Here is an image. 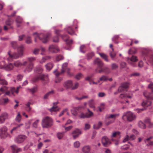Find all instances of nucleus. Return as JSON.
<instances>
[{
    "label": "nucleus",
    "mask_w": 153,
    "mask_h": 153,
    "mask_svg": "<svg viewBox=\"0 0 153 153\" xmlns=\"http://www.w3.org/2000/svg\"><path fill=\"white\" fill-rule=\"evenodd\" d=\"M33 35L35 38L34 41L35 42H36V38L38 37L40 40L43 43H45L48 41L51 35L48 32L45 31H42L40 33L37 32L34 33Z\"/></svg>",
    "instance_id": "1"
},
{
    "label": "nucleus",
    "mask_w": 153,
    "mask_h": 153,
    "mask_svg": "<svg viewBox=\"0 0 153 153\" xmlns=\"http://www.w3.org/2000/svg\"><path fill=\"white\" fill-rule=\"evenodd\" d=\"M53 121L52 119L49 117H44L42 120V125L43 128H48L51 127L53 125Z\"/></svg>",
    "instance_id": "2"
},
{
    "label": "nucleus",
    "mask_w": 153,
    "mask_h": 153,
    "mask_svg": "<svg viewBox=\"0 0 153 153\" xmlns=\"http://www.w3.org/2000/svg\"><path fill=\"white\" fill-rule=\"evenodd\" d=\"M48 76V75L39 74L33 78V81L34 82H36L40 79L42 80L43 83L45 84L49 82Z\"/></svg>",
    "instance_id": "3"
},
{
    "label": "nucleus",
    "mask_w": 153,
    "mask_h": 153,
    "mask_svg": "<svg viewBox=\"0 0 153 153\" xmlns=\"http://www.w3.org/2000/svg\"><path fill=\"white\" fill-rule=\"evenodd\" d=\"M8 128L7 127L4 126L0 128V137L2 138H5L7 136L10 137H11L10 135H9L7 132Z\"/></svg>",
    "instance_id": "4"
},
{
    "label": "nucleus",
    "mask_w": 153,
    "mask_h": 153,
    "mask_svg": "<svg viewBox=\"0 0 153 153\" xmlns=\"http://www.w3.org/2000/svg\"><path fill=\"white\" fill-rule=\"evenodd\" d=\"M126 117L127 120L129 122H131L134 120L136 117L135 115L132 112L129 111L125 113L123 116V117Z\"/></svg>",
    "instance_id": "5"
},
{
    "label": "nucleus",
    "mask_w": 153,
    "mask_h": 153,
    "mask_svg": "<svg viewBox=\"0 0 153 153\" xmlns=\"http://www.w3.org/2000/svg\"><path fill=\"white\" fill-rule=\"evenodd\" d=\"M8 54L9 56V58H4V59H7L8 61H12L13 59H17L19 57H21L22 56H20L18 52H15L12 54H11L10 51L8 52Z\"/></svg>",
    "instance_id": "6"
},
{
    "label": "nucleus",
    "mask_w": 153,
    "mask_h": 153,
    "mask_svg": "<svg viewBox=\"0 0 153 153\" xmlns=\"http://www.w3.org/2000/svg\"><path fill=\"white\" fill-rule=\"evenodd\" d=\"M13 116L6 112L2 113L0 116V124L4 123L6 120L9 119Z\"/></svg>",
    "instance_id": "7"
},
{
    "label": "nucleus",
    "mask_w": 153,
    "mask_h": 153,
    "mask_svg": "<svg viewBox=\"0 0 153 153\" xmlns=\"http://www.w3.org/2000/svg\"><path fill=\"white\" fill-rule=\"evenodd\" d=\"M127 61L129 64L134 67L137 66V64L134 63L138 60L137 57L134 55H132L131 57H128L127 58Z\"/></svg>",
    "instance_id": "8"
},
{
    "label": "nucleus",
    "mask_w": 153,
    "mask_h": 153,
    "mask_svg": "<svg viewBox=\"0 0 153 153\" xmlns=\"http://www.w3.org/2000/svg\"><path fill=\"white\" fill-rule=\"evenodd\" d=\"M144 142L148 147L153 146V137L150 136L144 139Z\"/></svg>",
    "instance_id": "9"
},
{
    "label": "nucleus",
    "mask_w": 153,
    "mask_h": 153,
    "mask_svg": "<svg viewBox=\"0 0 153 153\" xmlns=\"http://www.w3.org/2000/svg\"><path fill=\"white\" fill-rule=\"evenodd\" d=\"M82 133L81 130L78 128H76L72 132L71 134L74 139L77 138Z\"/></svg>",
    "instance_id": "10"
},
{
    "label": "nucleus",
    "mask_w": 153,
    "mask_h": 153,
    "mask_svg": "<svg viewBox=\"0 0 153 153\" xmlns=\"http://www.w3.org/2000/svg\"><path fill=\"white\" fill-rule=\"evenodd\" d=\"M128 84L127 82L122 83L121 86L118 88V91L119 92H121L126 91V89L128 87Z\"/></svg>",
    "instance_id": "11"
},
{
    "label": "nucleus",
    "mask_w": 153,
    "mask_h": 153,
    "mask_svg": "<svg viewBox=\"0 0 153 153\" xmlns=\"http://www.w3.org/2000/svg\"><path fill=\"white\" fill-rule=\"evenodd\" d=\"M49 51L52 53H57L59 52L60 50L56 45H51L49 47Z\"/></svg>",
    "instance_id": "12"
},
{
    "label": "nucleus",
    "mask_w": 153,
    "mask_h": 153,
    "mask_svg": "<svg viewBox=\"0 0 153 153\" xmlns=\"http://www.w3.org/2000/svg\"><path fill=\"white\" fill-rule=\"evenodd\" d=\"M58 103V102H55L53 103L54 105L51 108L48 109V110L50 111L52 114H53V112H56L59 111L60 108L57 106L56 105Z\"/></svg>",
    "instance_id": "13"
},
{
    "label": "nucleus",
    "mask_w": 153,
    "mask_h": 153,
    "mask_svg": "<svg viewBox=\"0 0 153 153\" xmlns=\"http://www.w3.org/2000/svg\"><path fill=\"white\" fill-rule=\"evenodd\" d=\"M102 142L103 146L105 147L108 146L111 144V142L109 139L106 136H104L102 137Z\"/></svg>",
    "instance_id": "14"
},
{
    "label": "nucleus",
    "mask_w": 153,
    "mask_h": 153,
    "mask_svg": "<svg viewBox=\"0 0 153 153\" xmlns=\"http://www.w3.org/2000/svg\"><path fill=\"white\" fill-rule=\"evenodd\" d=\"M26 137L25 135H21L18 136L15 139V141L18 143L23 142L26 139Z\"/></svg>",
    "instance_id": "15"
},
{
    "label": "nucleus",
    "mask_w": 153,
    "mask_h": 153,
    "mask_svg": "<svg viewBox=\"0 0 153 153\" xmlns=\"http://www.w3.org/2000/svg\"><path fill=\"white\" fill-rule=\"evenodd\" d=\"M98 67H97L95 70V72L97 73H101L102 72H104L106 74H108L110 72V69L108 68H101L100 70H98Z\"/></svg>",
    "instance_id": "16"
},
{
    "label": "nucleus",
    "mask_w": 153,
    "mask_h": 153,
    "mask_svg": "<svg viewBox=\"0 0 153 153\" xmlns=\"http://www.w3.org/2000/svg\"><path fill=\"white\" fill-rule=\"evenodd\" d=\"M10 147L13 153H19L22 151V148H18L16 145H12Z\"/></svg>",
    "instance_id": "17"
},
{
    "label": "nucleus",
    "mask_w": 153,
    "mask_h": 153,
    "mask_svg": "<svg viewBox=\"0 0 153 153\" xmlns=\"http://www.w3.org/2000/svg\"><path fill=\"white\" fill-rule=\"evenodd\" d=\"M94 63L97 64L98 65L97 67H98V70H100L103 65V63L101 60L99 58H97L94 61Z\"/></svg>",
    "instance_id": "18"
},
{
    "label": "nucleus",
    "mask_w": 153,
    "mask_h": 153,
    "mask_svg": "<svg viewBox=\"0 0 153 153\" xmlns=\"http://www.w3.org/2000/svg\"><path fill=\"white\" fill-rule=\"evenodd\" d=\"M91 150V146L89 145L84 146L82 149V151L83 153H90Z\"/></svg>",
    "instance_id": "19"
},
{
    "label": "nucleus",
    "mask_w": 153,
    "mask_h": 153,
    "mask_svg": "<svg viewBox=\"0 0 153 153\" xmlns=\"http://www.w3.org/2000/svg\"><path fill=\"white\" fill-rule=\"evenodd\" d=\"M73 85L72 81L71 80H69L65 82L63 84V85L65 88H71Z\"/></svg>",
    "instance_id": "20"
},
{
    "label": "nucleus",
    "mask_w": 153,
    "mask_h": 153,
    "mask_svg": "<svg viewBox=\"0 0 153 153\" xmlns=\"http://www.w3.org/2000/svg\"><path fill=\"white\" fill-rule=\"evenodd\" d=\"M33 104L34 102L32 101V100H30L29 101L25 104V109L27 112H30L31 111V108L30 105H33Z\"/></svg>",
    "instance_id": "21"
},
{
    "label": "nucleus",
    "mask_w": 153,
    "mask_h": 153,
    "mask_svg": "<svg viewBox=\"0 0 153 153\" xmlns=\"http://www.w3.org/2000/svg\"><path fill=\"white\" fill-rule=\"evenodd\" d=\"M34 64L33 63H30L26 67L24 71V72L27 73L30 72L33 69Z\"/></svg>",
    "instance_id": "22"
},
{
    "label": "nucleus",
    "mask_w": 153,
    "mask_h": 153,
    "mask_svg": "<svg viewBox=\"0 0 153 153\" xmlns=\"http://www.w3.org/2000/svg\"><path fill=\"white\" fill-rule=\"evenodd\" d=\"M143 95L147 99L153 100V94L150 93L147 91H145L143 92Z\"/></svg>",
    "instance_id": "23"
},
{
    "label": "nucleus",
    "mask_w": 153,
    "mask_h": 153,
    "mask_svg": "<svg viewBox=\"0 0 153 153\" xmlns=\"http://www.w3.org/2000/svg\"><path fill=\"white\" fill-rule=\"evenodd\" d=\"M61 37L62 39L64 40L67 44H70L72 43V40H71L70 41H68L69 37L67 35H62Z\"/></svg>",
    "instance_id": "24"
},
{
    "label": "nucleus",
    "mask_w": 153,
    "mask_h": 153,
    "mask_svg": "<svg viewBox=\"0 0 153 153\" xmlns=\"http://www.w3.org/2000/svg\"><path fill=\"white\" fill-rule=\"evenodd\" d=\"M21 88L20 86H18L16 89L14 87H11L10 88V91L11 92V94L13 96H14L15 95L14 92H15L16 94H18L19 93V89Z\"/></svg>",
    "instance_id": "25"
},
{
    "label": "nucleus",
    "mask_w": 153,
    "mask_h": 153,
    "mask_svg": "<svg viewBox=\"0 0 153 153\" xmlns=\"http://www.w3.org/2000/svg\"><path fill=\"white\" fill-rule=\"evenodd\" d=\"M24 47L23 45H21L17 47L18 52L20 56H23L24 51Z\"/></svg>",
    "instance_id": "26"
},
{
    "label": "nucleus",
    "mask_w": 153,
    "mask_h": 153,
    "mask_svg": "<svg viewBox=\"0 0 153 153\" xmlns=\"http://www.w3.org/2000/svg\"><path fill=\"white\" fill-rule=\"evenodd\" d=\"M80 107H78L73 108L71 110V114L74 116H76L78 114V111H79Z\"/></svg>",
    "instance_id": "27"
},
{
    "label": "nucleus",
    "mask_w": 153,
    "mask_h": 153,
    "mask_svg": "<svg viewBox=\"0 0 153 153\" xmlns=\"http://www.w3.org/2000/svg\"><path fill=\"white\" fill-rule=\"evenodd\" d=\"M13 68V64L11 63H10L7 65H6L5 64L4 68L7 71H10L12 70Z\"/></svg>",
    "instance_id": "28"
},
{
    "label": "nucleus",
    "mask_w": 153,
    "mask_h": 153,
    "mask_svg": "<svg viewBox=\"0 0 153 153\" xmlns=\"http://www.w3.org/2000/svg\"><path fill=\"white\" fill-rule=\"evenodd\" d=\"M66 29L68 33L69 34L71 35H73L74 34L76 35V34L74 33V31L72 29L71 26H67Z\"/></svg>",
    "instance_id": "29"
},
{
    "label": "nucleus",
    "mask_w": 153,
    "mask_h": 153,
    "mask_svg": "<svg viewBox=\"0 0 153 153\" xmlns=\"http://www.w3.org/2000/svg\"><path fill=\"white\" fill-rule=\"evenodd\" d=\"M97 53L106 62H108L109 61V60L108 59V56L107 55L103 53H100L98 52H97Z\"/></svg>",
    "instance_id": "30"
},
{
    "label": "nucleus",
    "mask_w": 153,
    "mask_h": 153,
    "mask_svg": "<svg viewBox=\"0 0 153 153\" xmlns=\"http://www.w3.org/2000/svg\"><path fill=\"white\" fill-rule=\"evenodd\" d=\"M53 72L55 75L56 77H58L59 76L62 75L65 72L62 70L60 72H58L57 69H56Z\"/></svg>",
    "instance_id": "31"
},
{
    "label": "nucleus",
    "mask_w": 153,
    "mask_h": 153,
    "mask_svg": "<svg viewBox=\"0 0 153 153\" xmlns=\"http://www.w3.org/2000/svg\"><path fill=\"white\" fill-rule=\"evenodd\" d=\"M53 64L52 62H49L47 63L45 66L47 70L50 71L53 68Z\"/></svg>",
    "instance_id": "32"
},
{
    "label": "nucleus",
    "mask_w": 153,
    "mask_h": 153,
    "mask_svg": "<svg viewBox=\"0 0 153 153\" xmlns=\"http://www.w3.org/2000/svg\"><path fill=\"white\" fill-rule=\"evenodd\" d=\"M151 104L150 101L148 100L143 101L142 103V106L145 107H147L150 106Z\"/></svg>",
    "instance_id": "33"
},
{
    "label": "nucleus",
    "mask_w": 153,
    "mask_h": 153,
    "mask_svg": "<svg viewBox=\"0 0 153 153\" xmlns=\"http://www.w3.org/2000/svg\"><path fill=\"white\" fill-rule=\"evenodd\" d=\"M119 115V114H111L110 115L107 114L106 115L105 117H106L107 119H110V118H112L114 120L116 117Z\"/></svg>",
    "instance_id": "34"
},
{
    "label": "nucleus",
    "mask_w": 153,
    "mask_h": 153,
    "mask_svg": "<svg viewBox=\"0 0 153 153\" xmlns=\"http://www.w3.org/2000/svg\"><path fill=\"white\" fill-rule=\"evenodd\" d=\"M22 119V116L19 112H18L17 115L16 116L15 120V121L18 123H20Z\"/></svg>",
    "instance_id": "35"
},
{
    "label": "nucleus",
    "mask_w": 153,
    "mask_h": 153,
    "mask_svg": "<svg viewBox=\"0 0 153 153\" xmlns=\"http://www.w3.org/2000/svg\"><path fill=\"white\" fill-rule=\"evenodd\" d=\"M119 97L120 98L122 99H125L126 97L131 98L132 97V95L131 94L130 95H128L127 94H121Z\"/></svg>",
    "instance_id": "36"
},
{
    "label": "nucleus",
    "mask_w": 153,
    "mask_h": 153,
    "mask_svg": "<svg viewBox=\"0 0 153 153\" xmlns=\"http://www.w3.org/2000/svg\"><path fill=\"white\" fill-rule=\"evenodd\" d=\"M138 126L140 128L142 129H145L146 128V125L141 121L138 122Z\"/></svg>",
    "instance_id": "37"
},
{
    "label": "nucleus",
    "mask_w": 153,
    "mask_h": 153,
    "mask_svg": "<svg viewBox=\"0 0 153 153\" xmlns=\"http://www.w3.org/2000/svg\"><path fill=\"white\" fill-rule=\"evenodd\" d=\"M22 19L20 16H18L17 17L16 21V23H17V25L18 27H19V25L18 24L21 23L22 22Z\"/></svg>",
    "instance_id": "38"
},
{
    "label": "nucleus",
    "mask_w": 153,
    "mask_h": 153,
    "mask_svg": "<svg viewBox=\"0 0 153 153\" xmlns=\"http://www.w3.org/2000/svg\"><path fill=\"white\" fill-rule=\"evenodd\" d=\"M88 112L86 113V118H90L93 115V113L89 109H88Z\"/></svg>",
    "instance_id": "39"
},
{
    "label": "nucleus",
    "mask_w": 153,
    "mask_h": 153,
    "mask_svg": "<svg viewBox=\"0 0 153 153\" xmlns=\"http://www.w3.org/2000/svg\"><path fill=\"white\" fill-rule=\"evenodd\" d=\"M147 59L148 61L150 62L152 65L153 64V55H151L149 57H147L146 58H144V59Z\"/></svg>",
    "instance_id": "40"
},
{
    "label": "nucleus",
    "mask_w": 153,
    "mask_h": 153,
    "mask_svg": "<svg viewBox=\"0 0 153 153\" xmlns=\"http://www.w3.org/2000/svg\"><path fill=\"white\" fill-rule=\"evenodd\" d=\"M54 93V91L53 90L51 91H49L46 94H45L44 97V99H47L49 97V96L51 94H53Z\"/></svg>",
    "instance_id": "41"
},
{
    "label": "nucleus",
    "mask_w": 153,
    "mask_h": 153,
    "mask_svg": "<svg viewBox=\"0 0 153 153\" xmlns=\"http://www.w3.org/2000/svg\"><path fill=\"white\" fill-rule=\"evenodd\" d=\"M68 63L67 62H65L63 63L62 65L61 70L65 72V71L67 69V68H68Z\"/></svg>",
    "instance_id": "42"
},
{
    "label": "nucleus",
    "mask_w": 153,
    "mask_h": 153,
    "mask_svg": "<svg viewBox=\"0 0 153 153\" xmlns=\"http://www.w3.org/2000/svg\"><path fill=\"white\" fill-rule=\"evenodd\" d=\"M10 45L14 49L18 47L17 42L16 41H12L10 42Z\"/></svg>",
    "instance_id": "43"
},
{
    "label": "nucleus",
    "mask_w": 153,
    "mask_h": 153,
    "mask_svg": "<svg viewBox=\"0 0 153 153\" xmlns=\"http://www.w3.org/2000/svg\"><path fill=\"white\" fill-rule=\"evenodd\" d=\"M137 52V50L135 48H131L128 51L129 54H132L135 53Z\"/></svg>",
    "instance_id": "44"
},
{
    "label": "nucleus",
    "mask_w": 153,
    "mask_h": 153,
    "mask_svg": "<svg viewBox=\"0 0 153 153\" xmlns=\"http://www.w3.org/2000/svg\"><path fill=\"white\" fill-rule=\"evenodd\" d=\"M27 89L32 94H33L37 91V88L36 87H34L31 88H28Z\"/></svg>",
    "instance_id": "45"
},
{
    "label": "nucleus",
    "mask_w": 153,
    "mask_h": 153,
    "mask_svg": "<svg viewBox=\"0 0 153 153\" xmlns=\"http://www.w3.org/2000/svg\"><path fill=\"white\" fill-rule=\"evenodd\" d=\"M89 106L91 108H93L94 110V103L93 100H90L89 102Z\"/></svg>",
    "instance_id": "46"
},
{
    "label": "nucleus",
    "mask_w": 153,
    "mask_h": 153,
    "mask_svg": "<svg viewBox=\"0 0 153 153\" xmlns=\"http://www.w3.org/2000/svg\"><path fill=\"white\" fill-rule=\"evenodd\" d=\"M80 145V143L79 141H76L74 143V146L75 148H79Z\"/></svg>",
    "instance_id": "47"
},
{
    "label": "nucleus",
    "mask_w": 153,
    "mask_h": 153,
    "mask_svg": "<svg viewBox=\"0 0 153 153\" xmlns=\"http://www.w3.org/2000/svg\"><path fill=\"white\" fill-rule=\"evenodd\" d=\"M113 122H114L113 121L110 120L109 119H107L106 117H105V124L106 126L112 123Z\"/></svg>",
    "instance_id": "48"
},
{
    "label": "nucleus",
    "mask_w": 153,
    "mask_h": 153,
    "mask_svg": "<svg viewBox=\"0 0 153 153\" xmlns=\"http://www.w3.org/2000/svg\"><path fill=\"white\" fill-rule=\"evenodd\" d=\"M64 132H58L57 133V136L59 139H62L64 136Z\"/></svg>",
    "instance_id": "49"
},
{
    "label": "nucleus",
    "mask_w": 153,
    "mask_h": 153,
    "mask_svg": "<svg viewBox=\"0 0 153 153\" xmlns=\"http://www.w3.org/2000/svg\"><path fill=\"white\" fill-rule=\"evenodd\" d=\"M25 42L27 44H29L32 43V40L31 37L30 36H27L26 38Z\"/></svg>",
    "instance_id": "50"
},
{
    "label": "nucleus",
    "mask_w": 153,
    "mask_h": 153,
    "mask_svg": "<svg viewBox=\"0 0 153 153\" xmlns=\"http://www.w3.org/2000/svg\"><path fill=\"white\" fill-rule=\"evenodd\" d=\"M0 84L2 85H7V82L5 79L0 77Z\"/></svg>",
    "instance_id": "51"
},
{
    "label": "nucleus",
    "mask_w": 153,
    "mask_h": 153,
    "mask_svg": "<svg viewBox=\"0 0 153 153\" xmlns=\"http://www.w3.org/2000/svg\"><path fill=\"white\" fill-rule=\"evenodd\" d=\"M83 77V75L81 73H79L76 74L75 76V78L77 80H79Z\"/></svg>",
    "instance_id": "52"
},
{
    "label": "nucleus",
    "mask_w": 153,
    "mask_h": 153,
    "mask_svg": "<svg viewBox=\"0 0 153 153\" xmlns=\"http://www.w3.org/2000/svg\"><path fill=\"white\" fill-rule=\"evenodd\" d=\"M63 58V56L61 55H57L56 56V60L57 62H58L62 59Z\"/></svg>",
    "instance_id": "53"
},
{
    "label": "nucleus",
    "mask_w": 153,
    "mask_h": 153,
    "mask_svg": "<svg viewBox=\"0 0 153 153\" xmlns=\"http://www.w3.org/2000/svg\"><path fill=\"white\" fill-rule=\"evenodd\" d=\"M112 51L110 52V55L112 58H114L116 55V53L114 52V48H112Z\"/></svg>",
    "instance_id": "54"
},
{
    "label": "nucleus",
    "mask_w": 153,
    "mask_h": 153,
    "mask_svg": "<svg viewBox=\"0 0 153 153\" xmlns=\"http://www.w3.org/2000/svg\"><path fill=\"white\" fill-rule=\"evenodd\" d=\"M14 65L17 67H19L22 65V64L19 60L15 62L14 63Z\"/></svg>",
    "instance_id": "55"
},
{
    "label": "nucleus",
    "mask_w": 153,
    "mask_h": 153,
    "mask_svg": "<svg viewBox=\"0 0 153 153\" xmlns=\"http://www.w3.org/2000/svg\"><path fill=\"white\" fill-rule=\"evenodd\" d=\"M28 62L30 63H32V62L34 61L36 59V58L35 57H30L27 58V59Z\"/></svg>",
    "instance_id": "56"
},
{
    "label": "nucleus",
    "mask_w": 153,
    "mask_h": 153,
    "mask_svg": "<svg viewBox=\"0 0 153 153\" xmlns=\"http://www.w3.org/2000/svg\"><path fill=\"white\" fill-rule=\"evenodd\" d=\"M102 125V122H99L97 125H94V128L95 129H98L101 127Z\"/></svg>",
    "instance_id": "57"
},
{
    "label": "nucleus",
    "mask_w": 153,
    "mask_h": 153,
    "mask_svg": "<svg viewBox=\"0 0 153 153\" xmlns=\"http://www.w3.org/2000/svg\"><path fill=\"white\" fill-rule=\"evenodd\" d=\"M39 122V119L36 120L33 124V127L35 128H37Z\"/></svg>",
    "instance_id": "58"
},
{
    "label": "nucleus",
    "mask_w": 153,
    "mask_h": 153,
    "mask_svg": "<svg viewBox=\"0 0 153 153\" xmlns=\"http://www.w3.org/2000/svg\"><path fill=\"white\" fill-rule=\"evenodd\" d=\"M108 79L106 76H102L100 78V80L98 81V82H99L100 81H105L108 80Z\"/></svg>",
    "instance_id": "59"
},
{
    "label": "nucleus",
    "mask_w": 153,
    "mask_h": 153,
    "mask_svg": "<svg viewBox=\"0 0 153 153\" xmlns=\"http://www.w3.org/2000/svg\"><path fill=\"white\" fill-rule=\"evenodd\" d=\"M119 38V36L117 35H115L112 38V41L114 42L115 43H117L118 42H117L116 41Z\"/></svg>",
    "instance_id": "60"
},
{
    "label": "nucleus",
    "mask_w": 153,
    "mask_h": 153,
    "mask_svg": "<svg viewBox=\"0 0 153 153\" xmlns=\"http://www.w3.org/2000/svg\"><path fill=\"white\" fill-rule=\"evenodd\" d=\"M118 65L115 63H113L111 65V68L112 70L116 69L118 68Z\"/></svg>",
    "instance_id": "61"
},
{
    "label": "nucleus",
    "mask_w": 153,
    "mask_h": 153,
    "mask_svg": "<svg viewBox=\"0 0 153 153\" xmlns=\"http://www.w3.org/2000/svg\"><path fill=\"white\" fill-rule=\"evenodd\" d=\"M35 71H36V72L40 73L42 72L43 71V69L42 67H40L38 68H36V69H35Z\"/></svg>",
    "instance_id": "62"
},
{
    "label": "nucleus",
    "mask_w": 153,
    "mask_h": 153,
    "mask_svg": "<svg viewBox=\"0 0 153 153\" xmlns=\"http://www.w3.org/2000/svg\"><path fill=\"white\" fill-rule=\"evenodd\" d=\"M5 62L4 61H3L0 62V69H2L4 68Z\"/></svg>",
    "instance_id": "63"
},
{
    "label": "nucleus",
    "mask_w": 153,
    "mask_h": 153,
    "mask_svg": "<svg viewBox=\"0 0 153 153\" xmlns=\"http://www.w3.org/2000/svg\"><path fill=\"white\" fill-rule=\"evenodd\" d=\"M40 50V49L38 48H36L34 49L33 51V53L35 55H37L39 53V51Z\"/></svg>",
    "instance_id": "64"
}]
</instances>
